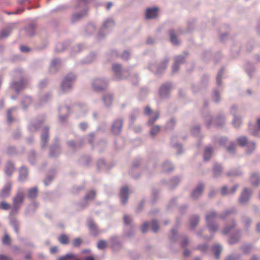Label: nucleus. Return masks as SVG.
<instances>
[{
	"label": "nucleus",
	"mask_w": 260,
	"mask_h": 260,
	"mask_svg": "<svg viewBox=\"0 0 260 260\" xmlns=\"http://www.w3.org/2000/svg\"><path fill=\"white\" fill-rule=\"evenodd\" d=\"M24 192L22 190H19L13 199V208L10 212L11 215L17 213L24 202Z\"/></svg>",
	"instance_id": "obj_1"
},
{
	"label": "nucleus",
	"mask_w": 260,
	"mask_h": 260,
	"mask_svg": "<svg viewBox=\"0 0 260 260\" xmlns=\"http://www.w3.org/2000/svg\"><path fill=\"white\" fill-rule=\"evenodd\" d=\"M216 217L217 214L214 212H211L206 215L207 225L211 232H215L218 230V225L214 223V221Z\"/></svg>",
	"instance_id": "obj_2"
},
{
	"label": "nucleus",
	"mask_w": 260,
	"mask_h": 260,
	"mask_svg": "<svg viewBox=\"0 0 260 260\" xmlns=\"http://www.w3.org/2000/svg\"><path fill=\"white\" fill-rule=\"evenodd\" d=\"M144 113L149 117L148 124L152 125L154 122L158 118L159 113L157 111H153L149 106L144 109Z\"/></svg>",
	"instance_id": "obj_3"
},
{
	"label": "nucleus",
	"mask_w": 260,
	"mask_h": 260,
	"mask_svg": "<svg viewBox=\"0 0 260 260\" xmlns=\"http://www.w3.org/2000/svg\"><path fill=\"white\" fill-rule=\"evenodd\" d=\"M75 79V76L71 73L68 74L64 78L61 85V88L63 92H66L71 88L72 82Z\"/></svg>",
	"instance_id": "obj_4"
},
{
	"label": "nucleus",
	"mask_w": 260,
	"mask_h": 260,
	"mask_svg": "<svg viewBox=\"0 0 260 260\" xmlns=\"http://www.w3.org/2000/svg\"><path fill=\"white\" fill-rule=\"evenodd\" d=\"M159 12V8L157 7L148 8L145 13V18L147 20L153 19L157 18Z\"/></svg>",
	"instance_id": "obj_5"
},
{
	"label": "nucleus",
	"mask_w": 260,
	"mask_h": 260,
	"mask_svg": "<svg viewBox=\"0 0 260 260\" xmlns=\"http://www.w3.org/2000/svg\"><path fill=\"white\" fill-rule=\"evenodd\" d=\"M93 87L95 91L99 92L102 91L107 86V82L102 79H95L93 82Z\"/></svg>",
	"instance_id": "obj_6"
},
{
	"label": "nucleus",
	"mask_w": 260,
	"mask_h": 260,
	"mask_svg": "<svg viewBox=\"0 0 260 260\" xmlns=\"http://www.w3.org/2000/svg\"><path fill=\"white\" fill-rule=\"evenodd\" d=\"M96 196L95 191L91 190L88 191L84 197V202L79 204L80 208L83 209L88 205V201L93 200Z\"/></svg>",
	"instance_id": "obj_7"
},
{
	"label": "nucleus",
	"mask_w": 260,
	"mask_h": 260,
	"mask_svg": "<svg viewBox=\"0 0 260 260\" xmlns=\"http://www.w3.org/2000/svg\"><path fill=\"white\" fill-rule=\"evenodd\" d=\"M12 188V184L10 182H8L3 187L0 192V197L5 198L9 196Z\"/></svg>",
	"instance_id": "obj_8"
},
{
	"label": "nucleus",
	"mask_w": 260,
	"mask_h": 260,
	"mask_svg": "<svg viewBox=\"0 0 260 260\" xmlns=\"http://www.w3.org/2000/svg\"><path fill=\"white\" fill-rule=\"evenodd\" d=\"M122 126V121L121 120H117L114 121L112 126V131L113 134L117 135L121 132Z\"/></svg>",
	"instance_id": "obj_9"
},
{
	"label": "nucleus",
	"mask_w": 260,
	"mask_h": 260,
	"mask_svg": "<svg viewBox=\"0 0 260 260\" xmlns=\"http://www.w3.org/2000/svg\"><path fill=\"white\" fill-rule=\"evenodd\" d=\"M128 188L127 187H122L120 191V198L123 204H125L128 200Z\"/></svg>",
	"instance_id": "obj_10"
},
{
	"label": "nucleus",
	"mask_w": 260,
	"mask_h": 260,
	"mask_svg": "<svg viewBox=\"0 0 260 260\" xmlns=\"http://www.w3.org/2000/svg\"><path fill=\"white\" fill-rule=\"evenodd\" d=\"M250 195V191L249 190H248L247 188H244L240 197L239 202L241 204L245 203L249 200Z\"/></svg>",
	"instance_id": "obj_11"
},
{
	"label": "nucleus",
	"mask_w": 260,
	"mask_h": 260,
	"mask_svg": "<svg viewBox=\"0 0 260 260\" xmlns=\"http://www.w3.org/2000/svg\"><path fill=\"white\" fill-rule=\"evenodd\" d=\"M185 61V58L182 55H179L176 57L175 62L173 67V71L176 72L178 70L179 64L180 63L184 62Z\"/></svg>",
	"instance_id": "obj_12"
},
{
	"label": "nucleus",
	"mask_w": 260,
	"mask_h": 260,
	"mask_svg": "<svg viewBox=\"0 0 260 260\" xmlns=\"http://www.w3.org/2000/svg\"><path fill=\"white\" fill-rule=\"evenodd\" d=\"M28 175V171L26 168L22 167L21 168L19 172V180L21 181H24Z\"/></svg>",
	"instance_id": "obj_13"
},
{
	"label": "nucleus",
	"mask_w": 260,
	"mask_h": 260,
	"mask_svg": "<svg viewBox=\"0 0 260 260\" xmlns=\"http://www.w3.org/2000/svg\"><path fill=\"white\" fill-rule=\"evenodd\" d=\"M203 188V185L201 184H200L193 191L192 193V197L194 199H197L202 193Z\"/></svg>",
	"instance_id": "obj_14"
},
{
	"label": "nucleus",
	"mask_w": 260,
	"mask_h": 260,
	"mask_svg": "<svg viewBox=\"0 0 260 260\" xmlns=\"http://www.w3.org/2000/svg\"><path fill=\"white\" fill-rule=\"evenodd\" d=\"M88 226L90 230L95 235L98 233V228L94 222L92 220H89L87 223Z\"/></svg>",
	"instance_id": "obj_15"
},
{
	"label": "nucleus",
	"mask_w": 260,
	"mask_h": 260,
	"mask_svg": "<svg viewBox=\"0 0 260 260\" xmlns=\"http://www.w3.org/2000/svg\"><path fill=\"white\" fill-rule=\"evenodd\" d=\"M250 181L253 186H256L260 183V178L257 174H253L250 177Z\"/></svg>",
	"instance_id": "obj_16"
},
{
	"label": "nucleus",
	"mask_w": 260,
	"mask_h": 260,
	"mask_svg": "<svg viewBox=\"0 0 260 260\" xmlns=\"http://www.w3.org/2000/svg\"><path fill=\"white\" fill-rule=\"evenodd\" d=\"M28 197L29 199H35L38 196V189L36 187H34L29 189L28 190Z\"/></svg>",
	"instance_id": "obj_17"
},
{
	"label": "nucleus",
	"mask_w": 260,
	"mask_h": 260,
	"mask_svg": "<svg viewBox=\"0 0 260 260\" xmlns=\"http://www.w3.org/2000/svg\"><path fill=\"white\" fill-rule=\"evenodd\" d=\"M48 129H47L46 132L45 134H43L41 136V142H42V147H45L48 142Z\"/></svg>",
	"instance_id": "obj_18"
},
{
	"label": "nucleus",
	"mask_w": 260,
	"mask_h": 260,
	"mask_svg": "<svg viewBox=\"0 0 260 260\" xmlns=\"http://www.w3.org/2000/svg\"><path fill=\"white\" fill-rule=\"evenodd\" d=\"M199 217L198 216H193L190 218V227L191 229L194 228L199 223Z\"/></svg>",
	"instance_id": "obj_19"
},
{
	"label": "nucleus",
	"mask_w": 260,
	"mask_h": 260,
	"mask_svg": "<svg viewBox=\"0 0 260 260\" xmlns=\"http://www.w3.org/2000/svg\"><path fill=\"white\" fill-rule=\"evenodd\" d=\"M58 241L62 244H67L69 243V239L67 235L65 234L61 235L58 238Z\"/></svg>",
	"instance_id": "obj_20"
},
{
	"label": "nucleus",
	"mask_w": 260,
	"mask_h": 260,
	"mask_svg": "<svg viewBox=\"0 0 260 260\" xmlns=\"http://www.w3.org/2000/svg\"><path fill=\"white\" fill-rule=\"evenodd\" d=\"M212 149L211 147H208L205 149L204 159L205 160H208L210 159L212 153Z\"/></svg>",
	"instance_id": "obj_21"
},
{
	"label": "nucleus",
	"mask_w": 260,
	"mask_h": 260,
	"mask_svg": "<svg viewBox=\"0 0 260 260\" xmlns=\"http://www.w3.org/2000/svg\"><path fill=\"white\" fill-rule=\"evenodd\" d=\"M103 100L105 103V104L107 106H108L110 105L112 102V96L109 94H106L104 96Z\"/></svg>",
	"instance_id": "obj_22"
},
{
	"label": "nucleus",
	"mask_w": 260,
	"mask_h": 260,
	"mask_svg": "<svg viewBox=\"0 0 260 260\" xmlns=\"http://www.w3.org/2000/svg\"><path fill=\"white\" fill-rule=\"evenodd\" d=\"M86 14V12H84L82 13H78V14H74L72 17V21L74 22L80 19L81 18H82L84 16H85Z\"/></svg>",
	"instance_id": "obj_23"
},
{
	"label": "nucleus",
	"mask_w": 260,
	"mask_h": 260,
	"mask_svg": "<svg viewBox=\"0 0 260 260\" xmlns=\"http://www.w3.org/2000/svg\"><path fill=\"white\" fill-rule=\"evenodd\" d=\"M26 84V82L24 81H21L19 83H15L14 84V88L17 91H20L23 88Z\"/></svg>",
	"instance_id": "obj_24"
},
{
	"label": "nucleus",
	"mask_w": 260,
	"mask_h": 260,
	"mask_svg": "<svg viewBox=\"0 0 260 260\" xmlns=\"http://www.w3.org/2000/svg\"><path fill=\"white\" fill-rule=\"evenodd\" d=\"M222 172L221 167L218 165L215 164L213 168V173L215 176H218Z\"/></svg>",
	"instance_id": "obj_25"
},
{
	"label": "nucleus",
	"mask_w": 260,
	"mask_h": 260,
	"mask_svg": "<svg viewBox=\"0 0 260 260\" xmlns=\"http://www.w3.org/2000/svg\"><path fill=\"white\" fill-rule=\"evenodd\" d=\"M212 250L215 254V256L217 259L219 257L220 253L221 251V247L219 245H215L212 248Z\"/></svg>",
	"instance_id": "obj_26"
},
{
	"label": "nucleus",
	"mask_w": 260,
	"mask_h": 260,
	"mask_svg": "<svg viewBox=\"0 0 260 260\" xmlns=\"http://www.w3.org/2000/svg\"><path fill=\"white\" fill-rule=\"evenodd\" d=\"M112 70L116 75L119 76L121 72V67L120 64H115L112 66Z\"/></svg>",
	"instance_id": "obj_27"
},
{
	"label": "nucleus",
	"mask_w": 260,
	"mask_h": 260,
	"mask_svg": "<svg viewBox=\"0 0 260 260\" xmlns=\"http://www.w3.org/2000/svg\"><path fill=\"white\" fill-rule=\"evenodd\" d=\"M174 168L173 167L171 164L169 162H165L164 164V172H170L173 170Z\"/></svg>",
	"instance_id": "obj_28"
},
{
	"label": "nucleus",
	"mask_w": 260,
	"mask_h": 260,
	"mask_svg": "<svg viewBox=\"0 0 260 260\" xmlns=\"http://www.w3.org/2000/svg\"><path fill=\"white\" fill-rule=\"evenodd\" d=\"M75 257V254L73 253H68L64 256L59 257L57 260H69Z\"/></svg>",
	"instance_id": "obj_29"
},
{
	"label": "nucleus",
	"mask_w": 260,
	"mask_h": 260,
	"mask_svg": "<svg viewBox=\"0 0 260 260\" xmlns=\"http://www.w3.org/2000/svg\"><path fill=\"white\" fill-rule=\"evenodd\" d=\"M170 35L171 37V41L172 43H173L174 45H177L179 43V42L178 41L177 38L174 34V32L173 30L170 31Z\"/></svg>",
	"instance_id": "obj_30"
},
{
	"label": "nucleus",
	"mask_w": 260,
	"mask_h": 260,
	"mask_svg": "<svg viewBox=\"0 0 260 260\" xmlns=\"http://www.w3.org/2000/svg\"><path fill=\"white\" fill-rule=\"evenodd\" d=\"M14 167L10 162H8L6 166V173L8 175H11L13 171Z\"/></svg>",
	"instance_id": "obj_31"
},
{
	"label": "nucleus",
	"mask_w": 260,
	"mask_h": 260,
	"mask_svg": "<svg viewBox=\"0 0 260 260\" xmlns=\"http://www.w3.org/2000/svg\"><path fill=\"white\" fill-rule=\"evenodd\" d=\"M2 242L4 245H9L11 244V239L7 233H5L2 239Z\"/></svg>",
	"instance_id": "obj_32"
},
{
	"label": "nucleus",
	"mask_w": 260,
	"mask_h": 260,
	"mask_svg": "<svg viewBox=\"0 0 260 260\" xmlns=\"http://www.w3.org/2000/svg\"><path fill=\"white\" fill-rule=\"evenodd\" d=\"M237 142L241 146H244L247 143V140L245 137H240L237 139Z\"/></svg>",
	"instance_id": "obj_33"
},
{
	"label": "nucleus",
	"mask_w": 260,
	"mask_h": 260,
	"mask_svg": "<svg viewBox=\"0 0 260 260\" xmlns=\"http://www.w3.org/2000/svg\"><path fill=\"white\" fill-rule=\"evenodd\" d=\"M11 224L14 228L15 232L16 233H18L19 230V225L18 222L16 220L13 219L11 221Z\"/></svg>",
	"instance_id": "obj_34"
},
{
	"label": "nucleus",
	"mask_w": 260,
	"mask_h": 260,
	"mask_svg": "<svg viewBox=\"0 0 260 260\" xmlns=\"http://www.w3.org/2000/svg\"><path fill=\"white\" fill-rule=\"evenodd\" d=\"M160 130V126H159L158 125H155L151 128V131H150V134L152 136H154V135L157 134L158 133H159Z\"/></svg>",
	"instance_id": "obj_35"
},
{
	"label": "nucleus",
	"mask_w": 260,
	"mask_h": 260,
	"mask_svg": "<svg viewBox=\"0 0 260 260\" xmlns=\"http://www.w3.org/2000/svg\"><path fill=\"white\" fill-rule=\"evenodd\" d=\"M151 226L154 232H156L159 228L158 224L156 220H153L151 223Z\"/></svg>",
	"instance_id": "obj_36"
},
{
	"label": "nucleus",
	"mask_w": 260,
	"mask_h": 260,
	"mask_svg": "<svg viewBox=\"0 0 260 260\" xmlns=\"http://www.w3.org/2000/svg\"><path fill=\"white\" fill-rule=\"evenodd\" d=\"M107 242L104 240H100L97 244V247L100 249H103L107 247Z\"/></svg>",
	"instance_id": "obj_37"
},
{
	"label": "nucleus",
	"mask_w": 260,
	"mask_h": 260,
	"mask_svg": "<svg viewBox=\"0 0 260 260\" xmlns=\"http://www.w3.org/2000/svg\"><path fill=\"white\" fill-rule=\"evenodd\" d=\"M114 22L112 21V20H107L106 21L104 24H103V27L105 28H107L109 27H112L114 26Z\"/></svg>",
	"instance_id": "obj_38"
},
{
	"label": "nucleus",
	"mask_w": 260,
	"mask_h": 260,
	"mask_svg": "<svg viewBox=\"0 0 260 260\" xmlns=\"http://www.w3.org/2000/svg\"><path fill=\"white\" fill-rule=\"evenodd\" d=\"M11 33L9 29H5L3 30L0 34V39H3L8 37Z\"/></svg>",
	"instance_id": "obj_39"
},
{
	"label": "nucleus",
	"mask_w": 260,
	"mask_h": 260,
	"mask_svg": "<svg viewBox=\"0 0 260 260\" xmlns=\"http://www.w3.org/2000/svg\"><path fill=\"white\" fill-rule=\"evenodd\" d=\"M223 71L221 69L217 74L216 78V82L218 85L221 84V77L223 74Z\"/></svg>",
	"instance_id": "obj_40"
},
{
	"label": "nucleus",
	"mask_w": 260,
	"mask_h": 260,
	"mask_svg": "<svg viewBox=\"0 0 260 260\" xmlns=\"http://www.w3.org/2000/svg\"><path fill=\"white\" fill-rule=\"evenodd\" d=\"M1 208L3 210H7L10 209V205L8 203L3 201L1 203Z\"/></svg>",
	"instance_id": "obj_41"
},
{
	"label": "nucleus",
	"mask_w": 260,
	"mask_h": 260,
	"mask_svg": "<svg viewBox=\"0 0 260 260\" xmlns=\"http://www.w3.org/2000/svg\"><path fill=\"white\" fill-rule=\"evenodd\" d=\"M82 243V239L80 238H78L74 239L73 241V245L74 247L79 246Z\"/></svg>",
	"instance_id": "obj_42"
},
{
	"label": "nucleus",
	"mask_w": 260,
	"mask_h": 260,
	"mask_svg": "<svg viewBox=\"0 0 260 260\" xmlns=\"http://www.w3.org/2000/svg\"><path fill=\"white\" fill-rule=\"evenodd\" d=\"M13 109H10L7 111V120L9 123H11L13 121V119L12 117L11 113Z\"/></svg>",
	"instance_id": "obj_43"
},
{
	"label": "nucleus",
	"mask_w": 260,
	"mask_h": 260,
	"mask_svg": "<svg viewBox=\"0 0 260 260\" xmlns=\"http://www.w3.org/2000/svg\"><path fill=\"white\" fill-rule=\"evenodd\" d=\"M241 123V120L239 118L235 117L233 121V124L235 127H238Z\"/></svg>",
	"instance_id": "obj_44"
},
{
	"label": "nucleus",
	"mask_w": 260,
	"mask_h": 260,
	"mask_svg": "<svg viewBox=\"0 0 260 260\" xmlns=\"http://www.w3.org/2000/svg\"><path fill=\"white\" fill-rule=\"evenodd\" d=\"M123 219L124 223L126 224H129L132 221V218H131V217L127 215H124Z\"/></svg>",
	"instance_id": "obj_45"
},
{
	"label": "nucleus",
	"mask_w": 260,
	"mask_h": 260,
	"mask_svg": "<svg viewBox=\"0 0 260 260\" xmlns=\"http://www.w3.org/2000/svg\"><path fill=\"white\" fill-rule=\"evenodd\" d=\"M149 224L148 222H145L141 228V231L143 233H145L147 231Z\"/></svg>",
	"instance_id": "obj_46"
},
{
	"label": "nucleus",
	"mask_w": 260,
	"mask_h": 260,
	"mask_svg": "<svg viewBox=\"0 0 260 260\" xmlns=\"http://www.w3.org/2000/svg\"><path fill=\"white\" fill-rule=\"evenodd\" d=\"M257 130L252 132L251 133L254 136H256L258 134V132L260 131V119L257 120Z\"/></svg>",
	"instance_id": "obj_47"
},
{
	"label": "nucleus",
	"mask_w": 260,
	"mask_h": 260,
	"mask_svg": "<svg viewBox=\"0 0 260 260\" xmlns=\"http://www.w3.org/2000/svg\"><path fill=\"white\" fill-rule=\"evenodd\" d=\"M235 225V223H233L232 225L230 228L226 227L223 230V233L224 234H228L230 231H231L232 229L233 228Z\"/></svg>",
	"instance_id": "obj_48"
},
{
	"label": "nucleus",
	"mask_w": 260,
	"mask_h": 260,
	"mask_svg": "<svg viewBox=\"0 0 260 260\" xmlns=\"http://www.w3.org/2000/svg\"><path fill=\"white\" fill-rule=\"evenodd\" d=\"M235 146L234 144H232L230 146H229L227 148V150L230 153H233L235 152Z\"/></svg>",
	"instance_id": "obj_49"
},
{
	"label": "nucleus",
	"mask_w": 260,
	"mask_h": 260,
	"mask_svg": "<svg viewBox=\"0 0 260 260\" xmlns=\"http://www.w3.org/2000/svg\"><path fill=\"white\" fill-rule=\"evenodd\" d=\"M31 101V98L29 97H26L24 99L23 101H22V104L24 105V103H27V105H29ZM25 107H26V105H24Z\"/></svg>",
	"instance_id": "obj_50"
},
{
	"label": "nucleus",
	"mask_w": 260,
	"mask_h": 260,
	"mask_svg": "<svg viewBox=\"0 0 260 260\" xmlns=\"http://www.w3.org/2000/svg\"><path fill=\"white\" fill-rule=\"evenodd\" d=\"M129 56V53L127 51H125L122 55V58L123 59H127L128 58Z\"/></svg>",
	"instance_id": "obj_51"
},
{
	"label": "nucleus",
	"mask_w": 260,
	"mask_h": 260,
	"mask_svg": "<svg viewBox=\"0 0 260 260\" xmlns=\"http://www.w3.org/2000/svg\"><path fill=\"white\" fill-rule=\"evenodd\" d=\"M94 139V136L93 134H91L88 135V141L91 144H93Z\"/></svg>",
	"instance_id": "obj_52"
},
{
	"label": "nucleus",
	"mask_w": 260,
	"mask_h": 260,
	"mask_svg": "<svg viewBox=\"0 0 260 260\" xmlns=\"http://www.w3.org/2000/svg\"><path fill=\"white\" fill-rule=\"evenodd\" d=\"M214 100L216 102H218L219 100V94L217 91H215L214 93Z\"/></svg>",
	"instance_id": "obj_53"
},
{
	"label": "nucleus",
	"mask_w": 260,
	"mask_h": 260,
	"mask_svg": "<svg viewBox=\"0 0 260 260\" xmlns=\"http://www.w3.org/2000/svg\"><path fill=\"white\" fill-rule=\"evenodd\" d=\"M250 147V150H248V152L250 153L255 148V144L253 143H249L248 144V148Z\"/></svg>",
	"instance_id": "obj_54"
},
{
	"label": "nucleus",
	"mask_w": 260,
	"mask_h": 260,
	"mask_svg": "<svg viewBox=\"0 0 260 260\" xmlns=\"http://www.w3.org/2000/svg\"><path fill=\"white\" fill-rule=\"evenodd\" d=\"M221 193L222 195L224 196L228 193L227 192V187L226 186H223L222 187L221 189Z\"/></svg>",
	"instance_id": "obj_55"
},
{
	"label": "nucleus",
	"mask_w": 260,
	"mask_h": 260,
	"mask_svg": "<svg viewBox=\"0 0 260 260\" xmlns=\"http://www.w3.org/2000/svg\"><path fill=\"white\" fill-rule=\"evenodd\" d=\"M188 243V240L187 239H184L181 242V246L182 247H185Z\"/></svg>",
	"instance_id": "obj_56"
},
{
	"label": "nucleus",
	"mask_w": 260,
	"mask_h": 260,
	"mask_svg": "<svg viewBox=\"0 0 260 260\" xmlns=\"http://www.w3.org/2000/svg\"><path fill=\"white\" fill-rule=\"evenodd\" d=\"M0 260H11V258L6 255H0Z\"/></svg>",
	"instance_id": "obj_57"
},
{
	"label": "nucleus",
	"mask_w": 260,
	"mask_h": 260,
	"mask_svg": "<svg viewBox=\"0 0 260 260\" xmlns=\"http://www.w3.org/2000/svg\"><path fill=\"white\" fill-rule=\"evenodd\" d=\"M20 50L22 52H27L29 51V49L27 46H21Z\"/></svg>",
	"instance_id": "obj_58"
},
{
	"label": "nucleus",
	"mask_w": 260,
	"mask_h": 260,
	"mask_svg": "<svg viewBox=\"0 0 260 260\" xmlns=\"http://www.w3.org/2000/svg\"><path fill=\"white\" fill-rule=\"evenodd\" d=\"M80 127L81 129H82L83 131H85L86 129V128L87 127V125L86 123H82L80 124Z\"/></svg>",
	"instance_id": "obj_59"
},
{
	"label": "nucleus",
	"mask_w": 260,
	"mask_h": 260,
	"mask_svg": "<svg viewBox=\"0 0 260 260\" xmlns=\"http://www.w3.org/2000/svg\"><path fill=\"white\" fill-rule=\"evenodd\" d=\"M57 251V247L56 246L52 247L50 249V251L51 253H55Z\"/></svg>",
	"instance_id": "obj_60"
},
{
	"label": "nucleus",
	"mask_w": 260,
	"mask_h": 260,
	"mask_svg": "<svg viewBox=\"0 0 260 260\" xmlns=\"http://www.w3.org/2000/svg\"><path fill=\"white\" fill-rule=\"evenodd\" d=\"M238 187V185H235L233 186V188L232 189V190H231L229 192L230 193H234L237 190V188Z\"/></svg>",
	"instance_id": "obj_61"
},
{
	"label": "nucleus",
	"mask_w": 260,
	"mask_h": 260,
	"mask_svg": "<svg viewBox=\"0 0 260 260\" xmlns=\"http://www.w3.org/2000/svg\"><path fill=\"white\" fill-rule=\"evenodd\" d=\"M239 240V237H237L236 239L235 240L233 237H231L229 240V243L230 244H234L236 241H237Z\"/></svg>",
	"instance_id": "obj_62"
},
{
	"label": "nucleus",
	"mask_w": 260,
	"mask_h": 260,
	"mask_svg": "<svg viewBox=\"0 0 260 260\" xmlns=\"http://www.w3.org/2000/svg\"><path fill=\"white\" fill-rule=\"evenodd\" d=\"M68 145L72 147V148H75L76 146L75 143L74 141H70L68 142Z\"/></svg>",
	"instance_id": "obj_63"
},
{
	"label": "nucleus",
	"mask_w": 260,
	"mask_h": 260,
	"mask_svg": "<svg viewBox=\"0 0 260 260\" xmlns=\"http://www.w3.org/2000/svg\"><path fill=\"white\" fill-rule=\"evenodd\" d=\"M171 88V86L170 85L166 84L164 85V92H165V90L169 91Z\"/></svg>",
	"instance_id": "obj_64"
}]
</instances>
